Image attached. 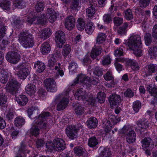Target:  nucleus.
<instances>
[{
  "mask_svg": "<svg viewBox=\"0 0 157 157\" xmlns=\"http://www.w3.org/2000/svg\"><path fill=\"white\" fill-rule=\"evenodd\" d=\"M50 116V113L48 112H44L41 113L38 118L35 120L34 125L32 126L30 130L31 134L35 136H37L39 134L40 130L37 126L41 128H46L47 124L46 122L43 121Z\"/></svg>",
  "mask_w": 157,
  "mask_h": 157,
  "instance_id": "nucleus-1",
  "label": "nucleus"
},
{
  "mask_svg": "<svg viewBox=\"0 0 157 157\" xmlns=\"http://www.w3.org/2000/svg\"><path fill=\"white\" fill-rule=\"evenodd\" d=\"M129 48L133 51L134 54L137 56L140 57L142 55V51L141 49V41L140 36L138 35L131 36L129 38L127 44Z\"/></svg>",
  "mask_w": 157,
  "mask_h": 157,
  "instance_id": "nucleus-2",
  "label": "nucleus"
},
{
  "mask_svg": "<svg viewBox=\"0 0 157 157\" xmlns=\"http://www.w3.org/2000/svg\"><path fill=\"white\" fill-rule=\"evenodd\" d=\"M80 82L83 83L88 87H90L92 85H95L97 82L93 78H89L84 74H81L78 75L74 82L70 83L67 87V90H69L68 92Z\"/></svg>",
  "mask_w": 157,
  "mask_h": 157,
  "instance_id": "nucleus-3",
  "label": "nucleus"
},
{
  "mask_svg": "<svg viewBox=\"0 0 157 157\" xmlns=\"http://www.w3.org/2000/svg\"><path fill=\"white\" fill-rule=\"evenodd\" d=\"M19 40L21 45L26 48H30L34 44L33 36L28 31L21 33L19 36Z\"/></svg>",
  "mask_w": 157,
  "mask_h": 157,
  "instance_id": "nucleus-4",
  "label": "nucleus"
},
{
  "mask_svg": "<svg viewBox=\"0 0 157 157\" xmlns=\"http://www.w3.org/2000/svg\"><path fill=\"white\" fill-rule=\"evenodd\" d=\"M74 96L76 99L88 101L92 106H94L95 104V98H94L91 94H87L86 91L82 88L78 89Z\"/></svg>",
  "mask_w": 157,
  "mask_h": 157,
  "instance_id": "nucleus-5",
  "label": "nucleus"
},
{
  "mask_svg": "<svg viewBox=\"0 0 157 157\" xmlns=\"http://www.w3.org/2000/svg\"><path fill=\"white\" fill-rule=\"evenodd\" d=\"M69 90H67V88L66 89L62 94H59L56 97L55 101L57 104L56 109L57 110H63L67 106L68 101L65 97H69L71 91L68 92Z\"/></svg>",
  "mask_w": 157,
  "mask_h": 157,
  "instance_id": "nucleus-6",
  "label": "nucleus"
},
{
  "mask_svg": "<svg viewBox=\"0 0 157 157\" xmlns=\"http://www.w3.org/2000/svg\"><path fill=\"white\" fill-rule=\"evenodd\" d=\"M48 59V66L52 70H55L57 74L62 76L64 75V72L62 69L61 64L60 63H57V59L55 55H50Z\"/></svg>",
  "mask_w": 157,
  "mask_h": 157,
  "instance_id": "nucleus-7",
  "label": "nucleus"
},
{
  "mask_svg": "<svg viewBox=\"0 0 157 157\" xmlns=\"http://www.w3.org/2000/svg\"><path fill=\"white\" fill-rule=\"evenodd\" d=\"M119 132L124 134L126 137V141L129 144H133L135 142L136 135L135 132L130 127L124 126L121 129Z\"/></svg>",
  "mask_w": 157,
  "mask_h": 157,
  "instance_id": "nucleus-8",
  "label": "nucleus"
},
{
  "mask_svg": "<svg viewBox=\"0 0 157 157\" xmlns=\"http://www.w3.org/2000/svg\"><path fill=\"white\" fill-rule=\"evenodd\" d=\"M25 21L30 24H45L47 22V20L45 14H42L39 15L36 17H30V16L26 17L25 18Z\"/></svg>",
  "mask_w": 157,
  "mask_h": 157,
  "instance_id": "nucleus-9",
  "label": "nucleus"
},
{
  "mask_svg": "<svg viewBox=\"0 0 157 157\" xmlns=\"http://www.w3.org/2000/svg\"><path fill=\"white\" fill-rule=\"evenodd\" d=\"M14 69L18 77L23 79H25L29 73V70L25 63L19 64Z\"/></svg>",
  "mask_w": 157,
  "mask_h": 157,
  "instance_id": "nucleus-10",
  "label": "nucleus"
},
{
  "mask_svg": "<svg viewBox=\"0 0 157 157\" xmlns=\"http://www.w3.org/2000/svg\"><path fill=\"white\" fill-rule=\"evenodd\" d=\"M44 85L47 90L50 92H54L57 90L56 83L52 78H46L44 81Z\"/></svg>",
  "mask_w": 157,
  "mask_h": 157,
  "instance_id": "nucleus-11",
  "label": "nucleus"
},
{
  "mask_svg": "<svg viewBox=\"0 0 157 157\" xmlns=\"http://www.w3.org/2000/svg\"><path fill=\"white\" fill-rule=\"evenodd\" d=\"M152 35L153 37L157 40V24L155 25L153 28ZM148 52L151 58L155 59L157 56V44L156 46L153 48H150Z\"/></svg>",
  "mask_w": 157,
  "mask_h": 157,
  "instance_id": "nucleus-12",
  "label": "nucleus"
},
{
  "mask_svg": "<svg viewBox=\"0 0 157 157\" xmlns=\"http://www.w3.org/2000/svg\"><path fill=\"white\" fill-rule=\"evenodd\" d=\"M78 129L75 126L69 125L65 129L66 133L70 139L73 140L77 137Z\"/></svg>",
  "mask_w": 157,
  "mask_h": 157,
  "instance_id": "nucleus-13",
  "label": "nucleus"
},
{
  "mask_svg": "<svg viewBox=\"0 0 157 157\" xmlns=\"http://www.w3.org/2000/svg\"><path fill=\"white\" fill-rule=\"evenodd\" d=\"M20 87V84L15 79H11L8 83L6 88L7 91L13 94Z\"/></svg>",
  "mask_w": 157,
  "mask_h": 157,
  "instance_id": "nucleus-14",
  "label": "nucleus"
},
{
  "mask_svg": "<svg viewBox=\"0 0 157 157\" xmlns=\"http://www.w3.org/2000/svg\"><path fill=\"white\" fill-rule=\"evenodd\" d=\"M124 61H126L127 64L128 66H130L133 70H139V66L136 61L134 60L128 59L126 60V59L120 57L117 58L115 62L119 63V62L123 63Z\"/></svg>",
  "mask_w": 157,
  "mask_h": 157,
  "instance_id": "nucleus-15",
  "label": "nucleus"
},
{
  "mask_svg": "<svg viewBox=\"0 0 157 157\" xmlns=\"http://www.w3.org/2000/svg\"><path fill=\"white\" fill-rule=\"evenodd\" d=\"M55 40L57 47L61 48L65 43V33L62 31H59L55 33Z\"/></svg>",
  "mask_w": 157,
  "mask_h": 157,
  "instance_id": "nucleus-16",
  "label": "nucleus"
},
{
  "mask_svg": "<svg viewBox=\"0 0 157 157\" xmlns=\"http://www.w3.org/2000/svg\"><path fill=\"white\" fill-rule=\"evenodd\" d=\"M6 58L9 62L15 64L17 63L20 59V56L18 53L15 52H9L6 55Z\"/></svg>",
  "mask_w": 157,
  "mask_h": 157,
  "instance_id": "nucleus-17",
  "label": "nucleus"
},
{
  "mask_svg": "<svg viewBox=\"0 0 157 157\" xmlns=\"http://www.w3.org/2000/svg\"><path fill=\"white\" fill-rule=\"evenodd\" d=\"M148 91L154 96V99L151 101V104L153 105L157 103V87L154 85H149L147 87Z\"/></svg>",
  "mask_w": 157,
  "mask_h": 157,
  "instance_id": "nucleus-18",
  "label": "nucleus"
},
{
  "mask_svg": "<svg viewBox=\"0 0 157 157\" xmlns=\"http://www.w3.org/2000/svg\"><path fill=\"white\" fill-rule=\"evenodd\" d=\"M55 150L61 151L65 148L64 141L61 139H57L53 140Z\"/></svg>",
  "mask_w": 157,
  "mask_h": 157,
  "instance_id": "nucleus-19",
  "label": "nucleus"
},
{
  "mask_svg": "<svg viewBox=\"0 0 157 157\" xmlns=\"http://www.w3.org/2000/svg\"><path fill=\"white\" fill-rule=\"evenodd\" d=\"M75 19L72 16L68 17L66 19L65 22V26L66 29L71 30L75 27Z\"/></svg>",
  "mask_w": 157,
  "mask_h": 157,
  "instance_id": "nucleus-20",
  "label": "nucleus"
},
{
  "mask_svg": "<svg viewBox=\"0 0 157 157\" xmlns=\"http://www.w3.org/2000/svg\"><path fill=\"white\" fill-rule=\"evenodd\" d=\"M109 101L111 107H113L116 105H119L121 101V99L119 95L113 94L110 96Z\"/></svg>",
  "mask_w": 157,
  "mask_h": 157,
  "instance_id": "nucleus-21",
  "label": "nucleus"
},
{
  "mask_svg": "<svg viewBox=\"0 0 157 157\" xmlns=\"http://www.w3.org/2000/svg\"><path fill=\"white\" fill-rule=\"evenodd\" d=\"M51 34V30L49 28H46L39 32L38 36L44 40L49 37Z\"/></svg>",
  "mask_w": 157,
  "mask_h": 157,
  "instance_id": "nucleus-22",
  "label": "nucleus"
},
{
  "mask_svg": "<svg viewBox=\"0 0 157 157\" xmlns=\"http://www.w3.org/2000/svg\"><path fill=\"white\" fill-rule=\"evenodd\" d=\"M100 155L101 157H111L112 155L111 151L110 149L107 147H101L100 148Z\"/></svg>",
  "mask_w": 157,
  "mask_h": 157,
  "instance_id": "nucleus-23",
  "label": "nucleus"
},
{
  "mask_svg": "<svg viewBox=\"0 0 157 157\" xmlns=\"http://www.w3.org/2000/svg\"><path fill=\"white\" fill-rule=\"evenodd\" d=\"M101 48L100 46H97L95 45L93 48L90 54L91 57L93 59H95L97 56L99 55L101 52Z\"/></svg>",
  "mask_w": 157,
  "mask_h": 157,
  "instance_id": "nucleus-24",
  "label": "nucleus"
},
{
  "mask_svg": "<svg viewBox=\"0 0 157 157\" xmlns=\"http://www.w3.org/2000/svg\"><path fill=\"white\" fill-rule=\"evenodd\" d=\"M75 113L78 116H80L84 113L85 109L82 105L79 103L76 104L74 107Z\"/></svg>",
  "mask_w": 157,
  "mask_h": 157,
  "instance_id": "nucleus-25",
  "label": "nucleus"
},
{
  "mask_svg": "<svg viewBox=\"0 0 157 157\" xmlns=\"http://www.w3.org/2000/svg\"><path fill=\"white\" fill-rule=\"evenodd\" d=\"M8 77V73L5 69L0 68V82L3 83H6Z\"/></svg>",
  "mask_w": 157,
  "mask_h": 157,
  "instance_id": "nucleus-26",
  "label": "nucleus"
},
{
  "mask_svg": "<svg viewBox=\"0 0 157 157\" xmlns=\"http://www.w3.org/2000/svg\"><path fill=\"white\" fill-rule=\"evenodd\" d=\"M51 49V47L49 43L47 42H45L41 45L40 51L43 54L46 55L50 52Z\"/></svg>",
  "mask_w": 157,
  "mask_h": 157,
  "instance_id": "nucleus-27",
  "label": "nucleus"
},
{
  "mask_svg": "<svg viewBox=\"0 0 157 157\" xmlns=\"http://www.w3.org/2000/svg\"><path fill=\"white\" fill-rule=\"evenodd\" d=\"M15 99L19 105L23 106L26 105L28 101L27 97L23 95H21L18 97H15Z\"/></svg>",
  "mask_w": 157,
  "mask_h": 157,
  "instance_id": "nucleus-28",
  "label": "nucleus"
},
{
  "mask_svg": "<svg viewBox=\"0 0 157 157\" xmlns=\"http://www.w3.org/2000/svg\"><path fill=\"white\" fill-rule=\"evenodd\" d=\"M98 121L96 118L91 117L87 121V126L90 128H95L98 124Z\"/></svg>",
  "mask_w": 157,
  "mask_h": 157,
  "instance_id": "nucleus-29",
  "label": "nucleus"
},
{
  "mask_svg": "<svg viewBox=\"0 0 157 157\" xmlns=\"http://www.w3.org/2000/svg\"><path fill=\"white\" fill-rule=\"evenodd\" d=\"M25 89L27 94L29 95H33L35 93L36 88L35 85L30 84L26 86Z\"/></svg>",
  "mask_w": 157,
  "mask_h": 157,
  "instance_id": "nucleus-30",
  "label": "nucleus"
},
{
  "mask_svg": "<svg viewBox=\"0 0 157 157\" xmlns=\"http://www.w3.org/2000/svg\"><path fill=\"white\" fill-rule=\"evenodd\" d=\"M94 3H91L89 5V6L86 10V14L89 17H92L95 13L96 10Z\"/></svg>",
  "mask_w": 157,
  "mask_h": 157,
  "instance_id": "nucleus-31",
  "label": "nucleus"
},
{
  "mask_svg": "<svg viewBox=\"0 0 157 157\" xmlns=\"http://www.w3.org/2000/svg\"><path fill=\"white\" fill-rule=\"evenodd\" d=\"M157 71V65L156 64H150L147 66V71L146 73V76L151 75L152 73H154Z\"/></svg>",
  "mask_w": 157,
  "mask_h": 157,
  "instance_id": "nucleus-32",
  "label": "nucleus"
},
{
  "mask_svg": "<svg viewBox=\"0 0 157 157\" xmlns=\"http://www.w3.org/2000/svg\"><path fill=\"white\" fill-rule=\"evenodd\" d=\"M98 141L95 136L90 137L88 139V145L90 147H95L98 144Z\"/></svg>",
  "mask_w": 157,
  "mask_h": 157,
  "instance_id": "nucleus-33",
  "label": "nucleus"
},
{
  "mask_svg": "<svg viewBox=\"0 0 157 157\" xmlns=\"http://www.w3.org/2000/svg\"><path fill=\"white\" fill-rule=\"evenodd\" d=\"M34 67L36 68V71L39 73L42 72L45 68V65L44 63L40 61L37 62L35 64Z\"/></svg>",
  "mask_w": 157,
  "mask_h": 157,
  "instance_id": "nucleus-34",
  "label": "nucleus"
},
{
  "mask_svg": "<svg viewBox=\"0 0 157 157\" xmlns=\"http://www.w3.org/2000/svg\"><path fill=\"white\" fill-rule=\"evenodd\" d=\"M106 38L105 34L100 33L98 34L96 39V44H101L103 43Z\"/></svg>",
  "mask_w": 157,
  "mask_h": 157,
  "instance_id": "nucleus-35",
  "label": "nucleus"
},
{
  "mask_svg": "<svg viewBox=\"0 0 157 157\" xmlns=\"http://www.w3.org/2000/svg\"><path fill=\"white\" fill-rule=\"evenodd\" d=\"M15 8L22 9L26 6V3L24 0H16L13 4Z\"/></svg>",
  "mask_w": 157,
  "mask_h": 157,
  "instance_id": "nucleus-36",
  "label": "nucleus"
},
{
  "mask_svg": "<svg viewBox=\"0 0 157 157\" xmlns=\"http://www.w3.org/2000/svg\"><path fill=\"white\" fill-rule=\"evenodd\" d=\"M94 28V26L92 22H88L86 27V32L88 34H91L93 32Z\"/></svg>",
  "mask_w": 157,
  "mask_h": 157,
  "instance_id": "nucleus-37",
  "label": "nucleus"
},
{
  "mask_svg": "<svg viewBox=\"0 0 157 157\" xmlns=\"http://www.w3.org/2000/svg\"><path fill=\"white\" fill-rule=\"evenodd\" d=\"M25 119L21 117H19L15 118L14 123L15 126L19 127L25 124Z\"/></svg>",
  "mask_w": 157,
  "mask_h": 157,
  "instance_id": "nucleus-38",
  "label": "nucleus"
},
{
  "mask_svg": "<svg viewBox=\"0 0 157 157\" xmlns=\"http://www.w3.org/2000/svg\"><path fill=\"white\" fill-rule=\"evenodd\" d=\"M45 4L44 2L38 1L35 6V10L38 12H40L44 9Z\"/></svg>",
  "mask_w": 157,
  "mask_h": 157,
  "instance_id": "nucleus-39",
  "label": "nucleus"
},
{
  "mask_svg": "<svg viewBox=\"0 0 157 157\" xmlns=\"http://www.w3.org/2000/svg\"><path fill=\"white\" fill-rule=\"evenodd\" d=\"M77 28L78 30H82L84 29L85 26L84 20L81 18H79L77 21Z\"/></svg>",
  "mask_w": 157,
  "mask_h": 157,
  "instance_id": "nucleus-40",
  "label": "nucleus"
},
{
  "mask_svg": "<svg viewBox=\"0 0 157 157\" xmlns=\"http://www.w3.org/2000/svg\"><path fill=\"white\" fill-rule=\"evenodd\" d=\"M138 126L142 129H146L148 126V121L146 119H143L138 123Z\"/></svg>",
  "mask_w": 157,
  "mask_h": 157,
  "instance_id": "nucleus-41",
  "label": "nucleus"
},
{
  "mask_svg": "<svg viewBox=\"0 0 157 157\" xmlns=\"http://www.w3.org/2000/svg\"><path fill=\"white\" fill-rule=\"evenodd\" d=\"M109 121H108V124H110V121L113 123V124H116L117 122L120 121L121 118L120 117L117 118L115 116L113 115L112 114L109 115Z\"/></svg>",
  "mask_w": 157,
  "mask_h": 157,
  "instance_id": "nucleus-42",
  "label": "nucleus"
},
{
  "mask_svg": "<svg viewBox=\"0 0 157 157\" xmlns=\"http://www.w3.org/2000/svg\"><path fill=\"white\" fill-rule=\"evenodd\" d=\"M71 47L70 45L67 44L64 45L63 48L62 54L64 56H67L71 51Z\"/></svg>",
  "mask_w": 157,
  "mask_h": 157,
  "instance_id": "nucleus-43",
  "label": "nucleus"
},
{
  "mask_svg": "<svg viewBox=\"0 0 157 157\" xmlns=\"http://www.w3.org/2000/svg\"><path fill=\"white\" fill-rule=\"evenodd\" d=\"M141 103L140 101H136L133 103L132 108L136 113L138 112L139 110L141 108Z\"/></svg>",
  "mask_w": 157,
  "mask_h": 157,
  "instance_id": "nucleus-44",
  "label": "nucleus"
},
{
  "mask_svg": "<svg viewBox=\"0 0 157 157\" xmlns=\"http://www.w3.org/2000/svg\"><path fill=\"white\" fill-rule=\"evenodd\" d=\"M151 142L152 140L150 138H145L142 142V147L143 148H146L148 147Z\"/></svg>",
  "mask_w": 157,
  "mask_h": 157,
  "instance_id": "nucleus-45",
  "label": "nucleus"
},
{
  "mask_svg": "<svg viewBox=\"0 0 157 157\" xmlns=\"http://www.w3.org/2000/svg\"><path fill=\"white\" fill-rule=\"evenodd\" d=\"M128 24L126 23H124L123 26L120 28L118 30V33L119 35H122L125 34L126 30V29L128 26Z\"/></svg>",
  "mask_w": 157,
  "mask_h": 157,
  "instance_id": "nucleus-46",
  "label": "nucleus"
},
{
  "mask_svg": "<svg viewBox=\"0 0 157 157\" xmlns=\"http://www.w3.org/2000/svg\"><path fill=\"white\" fill-rule=\"evenodd\" d=\"M105 94L103 92H100L98 93L97 98L98 99V101L101 103H103L105 101Z\"/></svg>",
  "mask_w": 157,
  "mask_h": 157,
  "instance_id": "nucleus-47",
  "label": "nucleus"
},
{
  "mask_svg": "<svg viewBox=\"0 0 157 157\" xmlns=\"http://www.w3.org/2000/svg\"><path fill=\"white\" fill-rule=\"evenodd\" d=\"M0 6L4 10H9L10 9V3L9 1L5 0L0 4Z\"/></svg>",
  "mask_w": 157,
  "mask_h": 157,
  "instance_id": "nucleus-48",
  "label": "nucleus"
},
{
  "mask_svg": "<svg viewBox=\"0 0 157 157\" xmlns=\"http://www.w3.org/2000/svg\"><path fill=\"white\" fill-rule=\"evenodd\" d=\"M80 2V0H72L70 8L72 10H76L79 7Z\"/></svg>",
  "mask_w": 157,
  "mask_h": 157,
  "instance_id": "nucleus-49",
  "label": "nucleus"
},
{
  "mask_svg": "<svg viewBox=\"0 0 157 157\" xmlns=\"http://www.w3.org/2000/svg\"><path fill=\"white\" fill-rule=\"evenodd\" d=\"M124 13V16L127 20H130L133 18V14L131 9H127L125 11Z\"/></svg>",
  "mask_w": 157,
  "mask_h": 157,
  "instance_id": "nucleus-50",
  "label": "nucleus"
},
{
  "mask_svg": "<svg viewBox=\"0 0 157 157\" xmlns=\"http://www.w3.org/2000/svg\"><path fill=\"white\" fill-rule=\"evenodd\" d=\"M78 67V65L74 61H72L69 64V69L70 71L72 72H75L76 69Z\"/></svg>",
  "mask_w": 157,
  "mask_h": 157,
  "instance_id": "nucleus-51",
  "label": "nucleus"
},
{
  "mask_svg": "<svg viewBox=\"0 0 157 157\" xmlns=\"http://www.w3.org/2000/svg\"><path fill=\"white\" fill-rule=\"evenodd\" d=\"M74 152L78 156L82 155L84 152L83 149L81 147H77L74 148Z\"/></svg>",
  "mask_w": 157,
  "mask_h": 157,
  "instance_id": "nucleus-52",
  "label": "nucleus"
},
{
  "mask_svg": "<svg viewBox=\"0 0 157 157\" xmlns=\"http://www.w3.org/2000/svg\"><path fill=\"white\" fill-rule=\"evenodd\" d=\"M103 20L107 24H109L112 21V17L109 14H105L103 16Z\"/></svg>",
  "mask_w": 157,
  "mask_h": 157,
  "instance_id": "nucleus-53",
  "label": "nucleus"
},
{
  "mask_svg": "<svg viewBox=\"0 0 157 157\" xmlns=\"http://www.w3.org/2000/svg\"><path fill=\"white\" fill-rule=\"evenodd\" d=\"M7 98L3 93L0 94V105H3L7 102Z\"/></svg>",
  "mask_w": 157,
  "mask_h": 157,
  "instance_id": "nucleus-54",
  "label": "nucleus"
},
{
  "mask_svg": "<svg viewBox=\"0 0 157 157\" xmlns=\"http://www.w3.org/2000/svg\"><path fill=\"white\" fill-rule=\"evenodd\" d=\"M94 73L98 76H101L103 74L102 68L97 67H95L94 69Z\"/></svg>",
  "mask_w": 157,
  "mask_h": 157,
  "instance_id": "nucleus-55",
  "label": "nucleus"
},
{
  "mask_svg": "<svg viewBox=\"0 0 157 157\" xmlns=\"http://www.w3.org/2000/svg\"><path fill=\"white\" fill-rule=\"evenodd\" d=\"M54 141L52 142H48L46 143V146L47 150L48 151L51 152L53 150H55Z\"/></svg>",
  "mask_w": 157,
  "mask_h": 157,
  "instance_id": "nucleus-56",
  "label": "nucleus"
},
{
  "mask_svg": "<svg viewBox=\"0 0 157 157\" xmlns=\"http://www.w3.org/2000/svg\"><path fill=\"white\" fill-rule=\"evenodd\" d=\"M104 77L105 80L108 81L113 80L114 78L112 73L110 71H108L104 75Z\"/></svg>",
  "mask_w": 157,
  "mask_h": 157,
  "instance_id": "nucleus-57",
  "label": "nucleus"
},
{
  "mask_svg": "<svg viewBox=\"0 0 157 157\" xmlns=\"http://www.w3.org/2000/svg\"><path fill=\"white\" fill-rule=\"evenodd\" d=\"M145 43L147 45H149L151 42V36L150 34L146 33L144 36Z\"/></svg>",
  "mask_w": 157,
  "mask_h": 157,
  "instance_id": "nucleus-58",
  "label": "nucleus"
},
{
  "mask_svg": "<svg viewBox=\"0 0 157 157\" xmlns=\"http://www.w3.org/2000/svg\"><path fill=\"white\" fill-rule=\"evenodd\" d=\"M123 22V19L122 18L116 17L114 18V23L117 26L120 25Z\"/></svg>",
  "mask_w": 157,
  "mask_h": 157,
  "instance_id": "nucleus-59",
  "label": "nucleus"
},
{
  "mask_svg": "<svg viewBox=\"0 0 157 157\" xmlns=\"http://www.w3.org/2000/svg\"><path fill=\"white\" fill-rule=\"evenodd\" d=\"M110 59L109 57L108 56H104L103 57L102 64L104 65L109 64L110 63Z\"/></svg>",
  "mask_w": 157,
  "mask_h": 157,
  "instance_id": "nucleus-60",
  "label": "nucleus"
},
{
  "mask_svg": "<svg viewBox=\"0 0 157 157\" xmlns=\"http://www.w3.org/2000/svg\"><path fill=\"white\" fill-rule=\"evenodd\" d=\"M150 0H140V5L141 7H145L148 6Z\"/></svg>",
  "mask_w": 157,
  "mask_h": 157,
  "instance_id": "nucleus-61",
  "label": "nucleus"
},
{
  "mask_svg": "<svg viewBox=\"0 0 157 157\" xmlns=\"http://www.w3.org/2000/svg\"><path fill=\"white\" fill-rule=\"evenodd\" d=\"M123 49L121 48H119L115 51L114 54L116 56H121L123 55Z\"/></svg>",
  "mask_w": 157,
  "mask_h": 157,
  "instance_id": "nucleus-62",
  "label": "nucleus"
},
{
  "mask_svg": "<svg viewBox=\"0 0 157 157\" xmlns=\"http://www.w3.org/2000/svg\"><path fill=\"white\" fill-rule=\"evenodd\" d=\"M38 110V107L36 106H32L29 108L28 110V113L29 117H30V116L32 114L34 110Z\"/></svg>",
  "mask_w": 157,
  "mask_h": 157,
  "instance_id": "nucleus-63",
  "label": "nucleus"
},
{
  "mask_svg": "<svg viewBox=\"0 0 157 157\" xmlns=\"http://www.w3.org/2000/svg\"><path fill=\"white\" fill-rule=\"evenodd\" d=\"M45 143V142L42 139H39L36 142V145L37 148H39L43 147Z\"/></svg>",
  "mask_w": 157,
  "mask_h": 157,
  "instance_id": "nucleus-64",
  "label": "nucleus"
}]
</instances>
